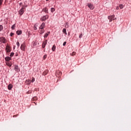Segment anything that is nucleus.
I'll use <instances>...</instances> for the list:
<instances>
[{
	"label": "nucleus",
	"mask_w": 131,
	"mask_h": 131,
	"mask_svg": "<svg viewBox=\"0 0 131 131\" xmlns=\"http://www.w3.org/2000/svg\"><path fill=\"white\" fill-rule=\"evenodd\" d=\"M15 70L16 71H20V70L19 69L18 66H15Z\"/></svg>",
	"instance_id": "dca6fc26"
},
{
	"label": "nucleus",
	"mask_w": 131,
	"mask_h": 131,
	"mask_svg": "<svg viewBox=\"0 0 131 131\" xmlns=\"http://www.w3.org/2000/svg\"><path fill=\"white\" fill-rule=\"evenodd\" d=\"M5 60H6L7 62H9V61H10V60H12V58L9 56L5 57Z\"/></svg>",
	"instance_id": "f8f14e48"
},
{
	"label": "nucleus",
	"mask_w": 131,
	"mask_h": 131,
	"mask_svg": "<svg viewBox=\"0 0 131 131\" xmlns=\"http://www.w3.org/2000/svg\"><path fill=\"white\" fill-rule=\"evenodd\" d=\"M48 43V40H45V41L43 42L42 44V48L43 49H45L46 48V46H47Z\"/></svg>",
	"instance_id": "39448f33"
},
{
	"label": "nucleus",
	"mask_w": 131,
	"mask_h": 131,
	"mask_svg": "<svg viewBox=\"0 0 131 131\" xmlns=\"http://www.w3.org/2000/svg\"><path fill=\"white\" fill-rule=\"evenodd\" d=\"M52 50L53 52H55V51L56 50V46L53 45L52 47Z\"/></svg>",
	"instance_id": "f3484780"
},
{
	"label": "nucleus",
	"mask_w": 131,
	"mask_h": 131,
	"mask_svg": "<svg viewBox=\"0 0 131 131\" xmlns=\"http://www.w3.org/2000/svg\"><path fill=\"white\" fill-rule=\"evenodd\" d=\"M15 27H16V24H14V25L11 27V29H12V30H15Z\"/></svg>",
	"instance_id": "412c9836"
},
{
	"label": "nucleus",
	"mask_w": 131,
	"mask_h": 131,
	"mask_svg": "<svg viewBox=\"0 0 131 131\" xmlns=\"http://www.w3.org/2000/svg\"><path fill=\"white\" fill-rule=\"evenodd\" d=\"M49 19V15H46L43 16V17H41L40 20L41 21H46V20H48Z\"/></svg>",
	"instance_id": "7ed1b4c3"
},
{
	"label": "nucleus",
	"mask_w": 131,
	"mask_h": 131,
	"mask_svg": "<svg viewBox=\"0 0 131 131\" xmlns=\"http://www.w3.org/2000/svg\"><path fill=\"white\" fill-rule=\"evenodd\" d=\"M19 6L20 7H22V8H25V6L23 5V3H19Z\"/></svg>",
	"instance_id": "b1692460"
},
{
	"label": "nucleus",
	"mask_w": 131,
	"mask_h": 131,
	"mask_svg": "<svg viewBox=\"0 0 131 131\" xmlns=\"http://www.w3.org/2000/svg\"><path fill=\"white\" fill-rule=\"evenodd\" d=\"M8 89L9 91H11V90L13 89V85H12V84H9L8 86Z\"/></svg>",
	"instance_id": "ddd939ff"
},
{
	"label": "nucleus",
	"mask_w": 131,
	"mask_h": 131,
	"mask_svg": "<svg viewBox=\"0 0 131 131\" xmlns=\"http://www.w3.org/2000/svg\"><path fill=\"white\" fill-rule=\"evenodd\" d=\"M50 33H51V32H48V33H46L45 34V35H44L45 38H47V37H48V36H49V34H50Z\"/></svg>",
	"instance_id": "4468645a"
},
{
	"label": "nucleus",
	"mask_w": 131,
	"mask_h": 131,
	"mask_svg": "<svg viewBox=\"0 0 131 131\" xmlns=\"http://www.w3.org/2000/svg\"><path fill=\"white\" fill-rule=\"evenodd\" d=\"M15 116H13V117H15Z\"/></svg>",
	"instance_id": "c03bdc74"
},
{
	"label": "nucleus",
	"mask_w": 131,
	"mask_h": 131,
	"mask_svg": "<svg viewBox=\"0 0 131 131\" xmlns=\"http://www.w3.org/2000/svg\"><path fill=\"white\" fill-rule=\"evenodd\" d=\"M51 12L52 13H54V12H55V8H52L51 9Z\"/></svg>",
	"instance_id": "393cba45"
},
{
	"label": "nucleus",
	"mask_w": 131,
	"mask_h": 131,
	"mask_svg": "<svg viewBox=\"0 0 131 131\" xmlns=\"http://www.w3.org/2000/svg\"><path fill=\"white\" fill-rule=\"evenodd\" d=\"M47 1V2H48V1H49V0H46Z\"/></svg>",
	"instance_id": "37998d69"
},
{
	"label": "nucleus",
	"mask_w": 131,
	"mask_h": 131,
	"mask_svg": "<svg viewBox=\"0 0 131 131\" xmlns=\"http://www.w3.org/2000/svg\"><path fill=\"white\" fill-rule=\"evenodd\" d=\"M4 29V27L3 26L0 25V31H2Z\"/></svg>",
	"instance_id": "bb28decb"
},
{
	"label": "nucleus",
	"mask_w": 131,
	"mask_h": 131,
	"mask_svg": "<svg viewBox=\"0 0 131 131\" xmlns=\"http://www.w3.org/2000/svg\"><path fill=\"white\" fill-rule=\"evenodd\" d=\"M13 35H14V33L11 32L10 33V36H12Z\"/></svg>",
	"instance_id": "ea45409f"
},
{
	"label": "nucleus",
	"mask_w": 131,
	"mask_h": 131,
	"mask_svg": "<svg viewBox=\"0 0 131 131\" xmlns=\"http://www.w3.org/2000/svg\"><path fill=\"white\" fill-rule=\"evenodd\" d=\"M34 81H35V78H34V77H32V79L31 81V82H34Z\"/></svg>",
	"instance_id": "c85d7f7f"
},
{
	"label": "nucleus",
	"mask_w": 131,
	"mask_h": 131,
	"mask_svg": "<svg viewBox=\"0 0 131 131\" xmlns=\"http://www.w3.org/2000/svg\"><path fill=\"white\" fill-rule=\"evenodd\" d=\"M82 37V33H81L79 35V38H81Z\"/></svg>",
	"instance_id": "2f4dec72"
},
{
	"label": "nucleus",
	"mask_w": 131,
	"mask_h": 131,
	"mask_svg": "<svg viewBox=\"0 0 131 131\" xmlns=\"http://www.w3.org/2000/svg\"><path fill=\"white\" fill-rule=\"evenodd\" d=\"M36 46V42H34L33 43L32 47H33V48H35Z\"/></svg>",
	"instance_id": "5701e85b"
},
{
	"label": "nucleus",
	"mask_w": 131,
	"mask_h": 131,
	"mask_svg": "<svg viewBox=\"0 0 131 131\" xmlns=\"http://www.w3.org/2000/svg\"><path fill=\"white\" fill-rule=\"evenodd\" d=\"M32 93V91L31 90H29L27 92V94L28 95L29 94H31Z\"/></svg>",
	"instance_id": "cd10ccee"
},
{
	"label": "nucleus",
	"mask_w": 131,
	"mask_h": 131,
	"mask_svg": "<svg viewBox=\"0 0 131 131\" xmlns=\"http://www.w3.org/2000/svg\"><path fill=\"white\" fill-rule=\"evenodd\" d=\"M16 34L17 35H20V34H22V31H17Z\"/></svg>",
	"instance_id": "2eb2a0df"
},
{
	"label": "nucleus",
	"mask_w": 131,
	"mask_h": 131,
	"mask_svg": "<svg viewBox=\"0 0 131 131\" xmlns=\"http://www.w3.org/2000/svg\"><path fill=\"white\" fill-rule=\"evenodd\" d=\"M56 77H60L62 75V72L60 71H57L55 73Z\"/></svg>",
	"instance_id": "20e7f679"
},
{
	"label": "nucleus",
	"mask_w": 131,
	"mask_h": 131,
	"mask_svg": "<svg viewBox=\"0 0 131 131\" xmlns=\"http://www.w3.org/2000/svg\"><path fill=\"white\" fill-rule=\"evenodd\" d=\"M16 45L17 46L18 48H19V47H20V43H19V42H16Z\"/></svg>",
	"instance_id": "473e14b6"
},
{
	"label": "nucleus",
	"mask_w": 131,
	"mask_h": 131,
	"mask_svg": "<svg viewBox=\"0 0 131 131\" xmlns=\"http://www.w3.org/2000/svg\"><path fill=\"white\" fill-rule=\"evenodd\" d=\"M6 50L7 53H10V52H11V47L9 46H7L6 47Z\"/></svg>",
	"instance_id": "1a4fd4ad"
},
{
	"label": "nucleus",
	"mask_w": 131,
	"mask_h": 131,
	"mask_svg": "<svg viewBox=\"0 0 131 131\" xmlns=\"http://www.w3.org/2000/svg\"><path fill=\"white\" fill-rule=\"evenodd\" d=\"M26 82L27 84H30L31 81H30V80H26Z\"/></svg>",
	"instance_id": "6ab92c4d"
},
{
	"label": "nucleus",
	"mask_w": 131,
	"mask_h": 131,
	"mask_svg": "<svg viewBox=\"0 0 131 131\" xmlns=\"http://www.w3.org/2000/svg\"><path fill=\"white\" fill-rule=\"evenodd\" d=\"M47 55H45L43 56V59H44V60H46V59H47Z\"/></svg>",
	"instance_id": "f704fd0d"
},
{
	"label": "nucleus",
	"mask_w": 131,
	"mask_h": 131,
	"mask_svg": "<svg viewBox=\"0 0 131 131\" xmlns=\"http://www.w3.org/2000/svg\"><path fill=\"white\" fill-rule=\"evenodd\" d=\"M37 28H36V26H34V30H37Z\"/></svg>",
	"instance_id": "e433bc0d"
},
{
	"label": "nucleus",
	"mask_w": 131,
	"mask_h": 131,
	"mask_svg": "<svg viewBox=\"0 0 131 131\" xmlns=\"http://www.w3.org/2000/svg\"><path fill=\"white\" fill-rule=\"evenodd\" d=\"M119 8H120V9H122L123 8V5H122V4H120V5H119Z\"/></svg>",
	"instance_id": "7c9ffc66"
},
{
	"label": "nucleus",
	"mask_w": 131,
	"mask_h": 131,
	"mask_svg": "<svg viewBox=\"0 0 131 131\" xmlns=\"http://www.w3.org/2000/svg\"><path fill=\"white\" fill-rule=\"evenodd\" d=\"M32 101H37V97H34L32 99Z\"/></svg>",
	"instance_id": "aec40b11"
},
{
	"label": "nucleus",
	"mask_w": 131,
	"mask_h": 131,
	"mask_svg": "<svg viewBox=\"0 0 131 131\" xmlns=\"http://www.w3.org/2000/svg\"><path fill=\"white\" fill-rule=\"evenodd\" d=\"M25 7H27V6H25Z\"/></svg>",
	"instance_id": "a18cd8bd"
},
{
	"label": "nucleus",
	"mask_w": 131,
	"mask_h": 131,
	"mask_svg": "<svg viewBox=\"0 0 131 131\" xmlns=\"http://www.w3.org/2000/svg\"><path fill=\"white\" fill-rule=\"evenodd\" d=\"M6 38L4 37H0V42H3V43H6Z\"/></svg>",
	"instance_id": "0eeeda50"
},
{
	"label": "nucleus",
	"mask_w": 131,
	"mask_h": 131,
	"mask_svg": "<svg viewBox=\"0 0 131 131\" xmlns=\"http://www.w3.org/2000/svg\"><path fill=\"white\" fill-rule=\"evenodd\" d=\"M48 73H49V70H46L42 73V75H43L44 76H46V75H47V74H48Z\"/></svg>",
	"instance_id": "9b49d317"
},
{
	"label": "nucleus",
	"mask_w": 131,
	"mask_h": 131,
	"mask_svg": "<svg viewBox=\"0 0 131 131\" xmlns=\"http://www.w3.org/2000/svg\"><path fill=\"white\" fill-rule=\"evenodd\" d=\"M14 52H11L10 55V57L11 58V57H13V56H14Z\"/></svg>",
	"instance_id": "c756f323"
},
{
	"label": "nucleus",
	"mask_w": 131,
	"mask_h": 131,
	"mask_svg": "<svg viewBox=\"0 0 131 131\" xmlns=\"http://www.w3.org/2000/svg\"><path fill=\"white\" fill-rule=\"evenodd\" d=\"M45 32V30L43 29V30H41L40 31V34H42V33H43Z\"/></svg>",
	"instance_id": "a878e982"
},
{
	"label": "nucleus",
	"mask_w": 131,
	"mask_h": 131,
	"mask_svg": "<svg viewBox=\"0 0 131 131\" xmlns=\"http://www.w3.org/2000/svg\"><path fill=\"white\" fill-rule=\"evenodd\" d=\"M25 9V7H21V9L18 11V14L20 15V16H22V15L24 14Z\"/></svg>",
	"instance_id": "f03ea898"
},
{
	"label": "nucleus",
	"mask_w": 131,
	"mask_h": 131,
	"mask_svg": "<svg viewBox=\"0 0 131 131\" xmlns=\"http://www.w3.org/2000/svg\"><path fill=\"white\" fill-rule=\"evenodd\" d=\"M115 17V15H113L108 16V19H110V22H112L113 20H114V18Z\"/></svg>",
	"instance_id": "423d86ee"
},
{
	"label": "nucleus",
	"mask_w": 131,
	"mask_h": 131,
	"mask_svg": "<svg viewBox=\"0 0 131 131\" xmlns=\"http://www.w3.org/2000/svg\"><path fill=\"white\" fill-rule=\"evenodd\" d=\"M34 104H35V105H36V103L35 102H34Z\"/></svg>",
	"instance_id": "79ce46f5"
},
{
	"label": "nucleus",
	"mask_w": 131,
	"mask_h": 131,
	"mask_svg": "<svg viewBox=\"0 0 131 131\" xmlns=\"http://www.w3.org/2000/svg\"><path fill=\"white\" fill-rule=\"evenodd\" d=\"M26 49V45L25 44V42H24L20 46V49L21 51H25V50Z\"/></svg>",
	"instance_id": "f257e3e1"
},
{
	"label": "nucleus",
	"mask_w": 131,
	"mask_h": 131,
	"mask_svg": "<svg viewBox=\"0 0 131 131\" xmlns=\"http://www.w3.org/2000/svg\"><path fill=\"white\" fill-rule=\"evenodd\" d=\"M66 43H67V42H66V41H64V42H63V46H66Z\"/></svg>",
	"instance_id": "4c0bfd02"
},
{
	"label": "nucleus",
	"mask_w": 131,
	"mask_h": 131,
	"mask_svg": "<svg viewBox=\"0 0 131 131\" xmlns=\"http://www.w3.org/2000/svg\"><path fill=\"white\" fill-rule=\"evenodd\" d=\"M76 53L75 52H73L72 54V56H74L75 55Z\"/></svg>",
	"instance_id": "58836bf2"
},
{
	"label": "nucleus",
	"mask_w": 131,
	"mask_h": 131,
	"mask_svg": "<svg viewBox=\"0 0 131 131\" xmlns=\"http://www.w3.org/2000/svg\"><path fill=\"white\" fill-rule=\"evenodd\" d=\"M3 5V0H0V6H2Z\"/></svg>",
	"instance_id": "c9c22d12"
},
{
	"label": "nucleus",
	"mask_w": 131,
	"mask_h": 131,
	"mask_svg": "<svg viewBox=\"0 0 131 131\" xmlns=\"http://www.w3.org/2000/svg\"><path fill=\"white\" fill-rule=\"evenodd\" d=\"M44 11H45V13H46V14H48V9L47 8H45L44 9Z\"/></svg>",
	"instance_id": "72a5a7b5"
},
{
	"label": "nucleus",
	"mask_w": 131,
	"mask_h": 131,
	"mask_svg": "<svg viewBox=\"0 0 131 131\" xmlns=\"http://www.w3.org/2000/svg\"><path fill=\"white\" fill-rule=\"evenodd\" d=\"M116 10H119V7L118 6L116 7Z\"/></svg>",
	"instance_id": "a19ab883"
},
{
	"label": "nucleus",
	"mask_w": 131,
	"mask_h": 131,
	"mask_svg": "<svg viewBox=\"0 0 131 131\" xmlns=\"http://www.w3.org/2000/svg\"><path fill=\"white\" fill-rule=\"evenodd\" d=\"M45 26H46V24L45 23H42L39 27V29L42 30L43 28H45Z\"/></svg>",
	"instance_id": "9d476101"
},
{
	"label": "nucleus",
	"mask_w": 131,
	"mask_h": 131,
	"mask_svg": "<svg viewBox=\"0 0 131 131\" xmlns=\"http://www.w3.org/2000/svg\"><path fill=\"white\" fill-rule=\"evenodd\" d=\"M63 33L66 34V35H67V32H66V29H63L62 30Z\"/></svg>",
	"instance_id": "a211bd4d"
},
{
	"label": "nucleus",
	"mask_w": 131,
	"mask_h": 131,
	"mask_svg": "<svg viewBox=\"0 0 131 131\" xmlns=\"http://www.w3.org/2000/svg\"><path fill=\"white\" fill-rule=\"evenodd\" d=\"M88 8L90 9V10H94V5L91 3H89L88 4Z\"/></svg>",
	"instance_id": "6e6552de"
},
{
	"label": "nucleus",
	"mask_w": 131,
	"mask_h": 131,
	"mask_svg": "<svg viewBox=\"0 0 131 131\" xmlns=\"http://www.w3.org/2000/svg\"><path fill=\"white\" fill-rule=\"evenodd\" d=\"M6 64H7V66H9V67H11V66H12V63H10L9 62H7Z\"/></svg>",
	"instance_id": "4be33fe9"
}]
</instances>
